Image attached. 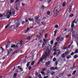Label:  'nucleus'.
Segmentation results:
<instances>
[{"label": "nucleus", "instance_id": "f257e3e1", "mask_svg": "<svg viewBox=\"0 0 78 78\" xmlns=\"http://www.w3.org/2000/svg\"><path fill=\"white\" fill-rule=\"evenodd\" d=\"M15 11L14 10V9H13L12 10H11L8 13H7V18L9 19L10 17V16H14V15H15Z\"/></svg>", "mask_w": 78, "mask_h": 78}, {"label": "nucleus", "instance_id": "f03ea898", "mask_svg": "<svg viewBox=\"0 0 78 78\" xmlns=\"http://www.w3.org/2000/svg\"><path fill=\"white\" fill-rule=\"evenodd\" d=\"M60 9H61V8L59 6H58L57 7H55L54 9L53 12L55 14H58L60 11Z\"/></svg>", "mask_w": 78, "mask_h": 78}, {"label": "nucleus", "instance_id": "7ed1b4c3", "mask_svg": "<svg viewBox=\"0 0 78 78\" xmlns=\"http://www.w3.org/2000/svg\"><path fill=\"white\" fill-rule=\"evenodd\" d=\"M51 53V51L48 50L45 54L42 56V58H44L45 59H46L47 57H48L49 56V53Z\"/></svg>", "mask_w": 78, "mask_h": 78}, {"label": "nucleus", "instance_id": "20e7f679", "mask_svg": "<svg viewBox=\"0 0 78 78\" xmlns=\"http://www.w3.org/2000/svg\"><path fill=\"white\" fill-rule=\"evenodd\" d=\"M43 41H44L42 45V47H44V45H45V44H47V40H45L44 38L43 39Z\"/></svg>", "mask_w": 78, "mask_h": 78}, {"label": "nucleus", "instance_id": "39448f33", "mask_svg": "<svg viewBox=\"0 0 78 78\" xmlns=\"http://www.w3.org/2000/svg\"><path fill=\"white\" fill-rule=\"evenodd\" d=\"M16 28V25H14L12 26L11 27H9V28H10V29H12V30H14Z\"/></svg>", "mask_w": 78, "mask_h": 78}, {"label": "nucleus", "instance_id": "423d86ee", "mask_svg": "<svg viewBox=\"0 0 78 78\" xmlns=\"http://www.w3.org/2000/svg\"><path fill=\"white\" fill-rule=\"evenodd\" d=\"M68 11H72V6H69L67 9Z\"/></svg>", "mask_w": 78, "mask_h": 78}, {"label": "nucleus", "instance_id": "0eeeda50", "mask_svg": "<svg viewBox=\"0 0 78 78\" xmlns=\"http://www.w3.org/2000/svg\"><path fill=\"white\" fill-rule=\"evenodd\" d=\"M35 20L36 22H40V20H39V18L37 17H35Z\"/></svg>", "mask_w": 78, "mask_h": 78}, {"label": "nucleus", "instance_id": "6e6552de", "mask_svg": "<svg viewBox=\"0 0 78 78\" xmlns=\"http://www.w3.org/2000/svg\"><path fill=\"white\" fill-rule=\"evenodd\" d=\"M22 42H21L20 43H18L16 45L17 46V47H20L21 45H22Z\"/></svg>", "mask_w": 78, "mask_h": 78}, {"label": "nucleus", "instance_id": "1a4fd4ad", "mask_svg": "<svg viewBox=\"0 0 78 78\" xmlns=\"http://www.w3.org/2000/svg\"><path fill=\"white\" fill-rule=\"evenodd\" d=\"M44 59H45V58H44V57H42L41 58V59L37 63V64H39V62H41V61H42V60H43Z\"/></svg>", "mask_w": 78, "mask_h": 78}, {"label": "nucleus", "instance_id": "9d476101", "mask_svg": "<svg viewBox=\"0 0 78 78\" xmlns=\"http://www.w3.org/2000/svg\"><path fill=\"white\" fill-rule=\"evenodd\" d=\"M50 64V62L48 61L45 63V66H48V65H49Z\"/></svg>", "mask_w": 78, "mask_h": 78}, {"label": "nucleus", "instance_id": "9b49d317", "mask_svg": "<svg viewBox=\"0 0 78 78\" xmlns=\"http://www.w3.org/2000/svg\"><path fill=\"white\" fill-rule=\"evenodd\" d=\"M22 75L23 76H27V73L26 72H23L22 73Z\"/></svg>", "mask_w": 78, "mask_h": 78}, {"label": "nucleus", "instance_id": "f8f14e48", "mask_svg": "<svg viewBox=\"0 0 78 78\" xmlns=\"http://www.w3.org/2000/svg\"><path fill=\"white\" fill-rule=\"evenodd\" d=\"M65 56H66V55L65 53H63L61 55V57H62V58H64Z\"/></svg>", "mask_w": 78, "mask_h": 78}, {"label": "nucleus", "instance_id": "ddd939ff", "mask_svg": "<svg viewBox=\"0 0 78 78\" xmlns=\"http://www.w3.org/2000/svg\"><path fill=\"white\" fill-rule=\"evenodd\" d=\"M29 21H30L31 22H33V20H34V19L33 18L31 19V18H29Z\"/></svg>", "mask_w": 78, "mask_h": 78}, {"label": "nucleus", "instance_id": "4468645a", "mask_svg": "<svg viewBox=\"0 0 78 78\" xmlns=\"http://www.w3.org/2000/svg\"><path fill=\"white\" fill-rule=\"evenodd\" d=\"M41 73L42 74V75H45V73L43 71H42L41 72Z\"/></svg>", "mask_w": 78, "mask_h": 78}, {"label": "nucleus", "instance_id": "2eb2a0df", "mask_svg": "<svg viewBox=\"0 0 78 78\" xmlns=\"http://www.w3.org/2000/svg\"><path fill=\"white\" fill-rule=\"evenodd\" d=\"M11 47L12 48L14 47V48H16V47H17V45H15V44H13L11 46Z\"/></svg>", "mask_w": 78, "mask_h": 78}, {"label": "nucleus", "instance_id": "dca6fc26", "mask_svg": "<svg viewBox=\"0 0 78 78\" xmlns=\"http://www.w3.org/2000/svg\"><path fill=\"white\" fill-rule=\"evenodd\" d=\"M58 31V30H55L54 32V36H56V33H57Z\"/></svg>", "mask_w": 78, "mask_h": 78}, {"label": "nucleus", "instance_id": "f3484780", "mask_svg": "<svg viewBox=\"0 0 78 78\" xmlns=\"http://www.w3.org/2000/svg\"><path fill=\"white\" fill-rule=\"evenodd\" d=\"M39 35H37V37H41V34L39 33Z\"/></svg>", "mask_w": 78, "mask_h": 78}, {"label": "nucleus", "instance_id": "a211bd4d", "mask_svg": "<svg viewBox=\"0 0 78 78\" xmlns=\"http://www.w3.org/2000/svg\"><path fill=\"white\" fill-rule=\"evenodd\" d=\"M34 62H35V61H32L31 63V66H33L34 64Z\"/></svg>", "mask_w": 78, "mask_h": 78}, {"label": "nucleus", "instance_id": "6ab92c4d", "mask_svg": "<svg viewBox=\"0 0 78 78\" xmlns=\"http://www.w3.org/2000/svg\"><path fill=\"white\" fill-rule=\"evenodd\" d=\"M72 58V56L70 55H68V56L67 57V58L68 59H69L70 58Z\"/></svg>", "mask_w": 78, "mask_h": 78}, {"label": "nucleus", "instance_id": "aec40b11", "mask_svg": "<svg viewBox=\"0 0 78 78\" xmlns=\"http://www.w3.org/2000/svg\"><path fill=\"white\" fill-rule=\"evenodd\" d=\"M19 22V19H17L15 21V23H17Z\"/></svg>", "mask_w": 78, "mask_h": 78}, {"label": "nucleus", "instance_id": "412c9836", "mask_svg": "<svg viewBox=\"0 0 78 78\" xmlns=\"http://www.w3.org/2000/svg\"><path fill=\"white\" fill-rule=\"evenodd\" d=\"M17 74L16 73H15L14 74V75H13V76L14 77H16L17 76Z\"/></svg>", "mask_w": 78, "mask_h": 78}, {"label": "nucleus", "instance_id": "4be33fe9", "mask_svg": "<svg viewBox=\"0 0 78 78\" xmlns=\"http://www.w3.org/2000/svg\"><path fill=\"white\" fill-rule=\"evenodd\" d=\"M54 47H56V45H58V42H55L54 44Z\"/></svg>", "mask_w": 78, "mask_h": 78}, {"label": "nucleus", "instance_id": "5701e85b", "mask_svg": "<svg viewBox=\"0 0 78 78\" xmlns=\"http://www.w3.org/2000/svg\"><path fill=\"white\" fill-rule=\"evenodd\" d=\"M76 54V53H78V49H77L75 51V52H74Z\"/></svg>", "mask_w": 78, "mask_h": 78}, {"label": "nucleus", "instance_id": "b1692460", "mask_svg": "<svg viewBox=\"0 0 78 78\" xmlns=\"http://www.w3.org/2000/svg\"><path fill=\"white\" fill-rule=\"evenodd\" d=\"M66 2H64L62 4L63 6H66Z\"/></svg>", "mask_w": 78, "mask_h": 78}, {"label": "nucleus", "instance_id": "393cba45", "mask_svg": "<svg viewBox=\"0 0 78 78\" xmlns=\"http://www.w3.org/2000/svg\"><path fill=\"white\" fill-rule=\"evenodd\" d=\"M30 62H30L27 63V67H28L29 66V65L30 64Z\"/></svg>", "mask_w": 78, "mask_h": 78}, {"label": "nucleus", "instance_id": "a878e982", "mask_svg": "<svg viewBox=\"0 0 78 78\" xmlns=\"http://www.w3.org/2000/svg\"><path fill=\"white\" fill-rule=\"evenodd\" d=\"M22 23L23 25L24 24H26V22L23 21H22Z\"/></svg>", "mask_w": 78, "mask_h": 78}, {"label": "nucleus", "instance_id": "bb28decb", "mask_svg": "<svg viewBox=\"0 0 78 78\" xmlns=\"http://www.w3.org/2000/svg\"><path fill=\"white\" fill-rule=\"evenodd\" d=\"M73 14H71L69 16V17H73Z\"/></svg>", "mask_w": 78, "mask_h": 78}, {"label": "nucleus", "instance_id": "cd10ccee", "mask_svg": "<svg viewBox=\"0 0 78 78\" xmlns=\"http://www.w3.org/2000/svg\"><path fill=\"white\" fill-rule=\"evenodd\" d=\"M41 8L42 9H45V7H44V5H42Z\"/></svg>", "mask_w": 78, "mask_h": 78}, {"label": "nucleus", "instance_id": "c85d7f7f", "mask_svg": "<svg viewBox=\"0 0 78 78\" xmlns=\"http://www.w3.org/2000/svg\"><path fill=\"white\" fill-rule=\"evenodd\" d=\"M59 39H60V37H59L56 39V41H59Z\"/></svg>", "mask_w": 78, "mask_h": 78}, {"label": "nucleus", "instance_id": "c756f323", "mask_svg": "<svg viewBox=\"0 0 78 78\" xmlns=\"http://www.w3.org/2000/svg\"><path fill=\"white\" fill-rule=\"evenodd\" d=\"M19 23L16 25V27L17 28V27H19Z\"/></svg>", "mask_w": 78, "mask_h": 78}, {"label": "nucleus", "instance_id": "7c9ffc66", "mask_svg": "<svg viewBox=\"0 0 78 78\" xmlns=\"http://www.w3.org/2000/svg\"><path fill=\"white\" fill-rule=\"evenodd\" d=\"M69 37V35H66L65 36V37H66V38L67 39V38H68V37Z\"/></svg>", "mask_w": 78, "mask_h": 78}, {"label": "nucleus", "instance_id": "2f4dec72", "mask_svg": "<svg viewBox=\"0 0 78 78\" xmlns=\"http://www.w3.org/2000/svg\"><path fill=\"white\" fill-rule=\"evenodd\" d=\"M44 37L45 38H47L48 37V35L47 34H46L44 35Z\"/></svg>", "mask_w": 78, "mask_h": 78}, {"label": "nucleus", "instance_id": "473e14b6", "mask_svg": "<svg viewBox=\"0 0 78 78\" xmlns=\"http://www.w3.org/2000/svg\"><path fill=\"white\" fill-rule=\"evenodd\" d=\"M51 70H55V68L54 67H51Z\"/></svg>", "mask_w": 78, "mask_h": 78}, {"label": "nucleus", "instance_id": "72a5a7b5", "mask_svg": "<svg viewBox=\"0 0 78 78\" xmlns=\"http://www.w3.org/2000/svg\"><path fill=\"white\" fill-rule=\"evenodd\" d=\"M50 12L49 11L47 12V14L48 15H50Z\"/></svg>", "mask_w": 78, "mask_h": 78}, {"label": "nucleus", "instance_id": "f704fd0d", "mask_svg": "<svg viewBox=\"0 0 78 78\" xmlns=\"http://www.w3.org/2000/svg\"><path fill=\"white\" fill-rule=\"evenodd\" d=\"M38 77L39 78H43L41 76V74H39L38 75Z\"/></svg>", "mask_w": 78, "mask_h": 78}, {"label": "nucleus", "instance_id": "c9c22d12", "mask_svg": "<svg viewBox=\"0 0 78 78\" xmlns=\"http://www.w3.org/2000/svg\"><path fill=\"white\" fill-rule=\"evenodd\" d=\"M55 73L54 72H52L51 73V74L52 75H53Z\"/></svg>", "mask_w": 78, "mask_h": 78}, {"label": "nucleus", "instance_id": "e433bc0d", "mask_svg": "<svg viewBox=\"0 0 78 78\" xmlns=\"http://www.w3.org/2000/svg\"><path fill=\"white\" fill-rule=\"evenodd\" d=\"M78 58V55H75L74 56V58L75 59H76V58Z\"/></svg>", "mask_w": 78, "mask_h": 78}, {"label": "nucleus", "instance_id": "4c0bfd02", "mask_svg": "<svg viewBox=\"0 0 78 78\" xmlns=\"http://www.w3.org/2000/svg\"><path fill=\"white\" fill-rule=\"evenodd\" d=\"M9 24H8L7 26H6L5 27V29H6V28H7L8 27H9Z\"/></svg>", "mask_w": 78, "mask_h": 78}, {"label": "nucleus", "instance_id": "58836bf2", "mask_svg": "<svg viewBox=\"0 0 78 78\" xmlns=\"http://www.w3.org/2000/svg\"><path fill=\"white\" fill-rule=\"evenodd\" d=\"M76 71H74L73 72V75H75V73H76Z\"/></svg>", "mask_w": 78, "mask_h": 78}, {"label": "nucleus", "instance_id": "ea45409f", "mask_svg": "<svg viewBox=\"0 0 78 78\" xmlns=\"http://www.w3.org/2000/svg\"><path fill=\"white\" fill-rule=\"evenodd\" d=\"M55 70H58L59 68H58V67H55Z\"/></svg>", "mask_w": 78, "mask_h": 78}, {"label": "nucleus", "instance_id": "a19ab883", "mask_svg": "<svg viewBox=\"0 0 78 78\" xmlns=\"http://www.w3.org/2000/svg\"><path fill=\"white\" fill-rule=\"evenodd\" d=\"M53 44V41L52 40L51 41V44L52 45Z\"/></svg>", "mask_w": 78, "mask_h": 78}, {"label": "nucleus", "instance_id": "79ce46f5", "mask_svg": "<svg viewBox=\"0 0 78 78\" xmlns=\"http://www.w3.org/2000/svg\"><path fill=\"white\" fill-rule=\"evenodd\" d=\"M73 55H74V52H72V53L70 54V55H71V56H72Z\"/></svg>", "mask_w": 78, "mask_h": 78}, {"label": "nucleus", "instance_id": "37998d69", "mask_svg": "<svg viewBox=\"0 0 78 78\" xmlns=\"http://www.w3.org/2000/svg\"><path fill=\"white\" fill-rule=\"evenodd\" d=\"M41 23L42 25H44L45 24V23L44 22H41Z\"/></svg>", "mask_w": 78, "mask_h": 78}, {"label": "nucleus", "instance_id": "c03bdc74", "mask_svg": "<svg viewBox=\"0 0 78 78\" xmlns=\"http://www.w3.org/2000/svg\"><path fill=\"white\" fill-rule=\"evenodd\" d=\"M55 27V28H58V25H56Z\"/></svg>", "mask_w": 78, "mask_h": 78}, {"label": "nucleus", "instance_id": "a18cd8bd", "mask_svg": "<svg viewBox=\"0 0 78 78\" xmlns=\"http://www.w3.org/2000/svg\"><path fill=\"white\" fill-rule=\"evenodd\" d=\"M31 68H32V67H31V66H29V70H30L31 69Z\"/></svg>", "mask_w": 78, "mask_h": 78}, {"label": "nucleus", "instance_id": "49530a36", "mask_svg": "<svg viewBox=\"0 0 78 78\" xmlns=\"http://www.w3.org/2000/svg\"><path fill=\"white\" fill-rule=\"evenodd\" d=\"M74 26V24L72 23L71 25V27L72 28Z\"/></svg>", "mask_w": 78, "mask_h": 78}, {"label": "nucleus", "instance_id": "de8ad7c7", "mask_svg": "<svg viewBox=\"0 0 78 78\" xmlns=\"http://www.w3.org/2000/svg\"><path fill=\"white\" fill-rule=\"evenodd\" d=\"M13 51V50L11 49V48H10L9 49V51Z\"/></svg>", "mask_w": 78, "mask_h": 78}, {"label": "nucleus", "instance_id": "09e8293b", "mask_svg": "<svg viewBox=\"0 0 78 78\" xmlns=\"http://www.w3.org/2000/svg\"><path fill=\"white\" fill-rule=\"evenodd\" d=\"M56 59L55 58H54L53 59V61H56Z\"/></svg>", "mask_w": 78, "mask_h": 78}, {"label": "nucleus", "instance_id": "8fccbe9b", "mask_svg": "<svg viewBox=\"0 0 78 78\" xmlns=\"http://www.w3.org/2000/svg\"><path fill=\"white\" fill-rule=\"evenodd\" d=\"M63 40H64V38L62 37H61V38H60V41H63Z\"/></svg>", "mask_w": 78, "mask_h": 78}, {"label": "nucleus", "instance_id": "3c124183", "mask_svg": "<svg viewBox=\"0 0 78 78\" xmlns=\"http://www.w3.org/2000/svg\"><path fill=\"white\" fill-rule=\"evenodd\" d=\"M40 43H43V41H42V40H41L40 41Z\"/></svg>", "mask_w": 78, "mask_h": 78}, {"label": "nucleus", "instance_id": "603ef678", "mask_svg": "<svg viewBox=\"0 0 78 78\" xmlns=\"http://www.w3.org/2000/svg\"><path fill=\"white\" fill-rule=\"evenodd\" d=\"M13 2H14V0H11L10 1V3H12Z\"/></svg>", "mask_w": 78, "mask_h": 78}, {"label": "nucleus", "instance_id": "864d4df0", "mask_svg": "<svg viewBox=\"0 0 78 78\" xmlns=\"http://www.w3.org/2000/svg\"><path fill=\"white\" fill-rule=\"evenodd\" d=\"M30 36H28V37H27V40H30Z\"/></svg>", "mask_w": 78, "mask_h": 78}, {"label": "nucleus", "instance_id": "5fc2aeb1", "mask_svg": "<svg viewBox=\"0 0 78 78\" xmlns=\"http://www.w3.org/2000/svg\"><path fill=\"white\" fill-rule=\"evenodd\" d=\"M8 54H7V55L8 56V55H9V51H8Z\"/></svg>", "mask_w": 78, "mask_h": 78}, {"label": "nucleus", "instance_id": "6e6d98bb", "mask_svg": "<svg viewBox=\"0 0 78 78\" xmlns=\"http://www.w3.org/2000/svg\"><path fill=\"white\" fill-rule=\"evenodd\" d=\"M48 76H44L43 78H48Z\"/></svg>", "mask_w": 78, "mask_h": 78}, {"label": "nucleus", "instance_id": "4d7b16f0", "mask_svg": "<svg viewBox=\"0 0 78 78\" xmlns=\"http://www.w3.org/2000/svg\"><path fill=\"white\" fill-rule=\"evenodd\" d=\"M67 76L68 77H70V76H71V74H70L69 75H67Z\"/></svg>", "mask_w": 78, "mask_h": 78}, {"label": "nucleus", "instance_id": "13d9d810", "mask_svg": "<svg viewBox=\"0 0 78 78\" xmlns=\"http://www.w3.org/2000/svg\"><path fill=\"white\" fill-rule=\"evenodd\" d=\"M75 20H74L73 21L72 23H73H73H75Z\"/></svg>", "mask_w": 78, "mask_h": 78}, {"label": "nucleus", "instance_id": "bf43d9fd", "mask_svg": "<svg viewBox=\"0 0 78 78\" xmlns=\"http://www.w3.org/2000/svg\"><path fill=\"white\" fill-rule=\"evenodd\" d=\"M28 20L26 19V20H25L26 23H27V22H28Z\"/></svg>", "mask_w": 78, "mask_h": 78}, {"label": "nucleus", "instance_id": "052dcab7", "mask_svg": "<svg viewBox=\"0 0 78 78\" xmlns=\"http://www.w3.org/2000/svg\"><path fill=\"white\" fill-rule=\"evenodd\" d=\"M20 70H21V71H23V69H22V68H20Z\"/></svg>", "mask_w": 78, "mask_h": 78}, {"label": "nucleus", "instance_id": "680f3d73", "mask_svg": "<svg viewBox=\"0 0 78 78\" xmlns=\"http://www.w3.org/2000/svg\"><path fill=\"white\" fill-rule=\"evenodd\" d=\"M67 54H68V52H66L65 53V55L66 56V55H67Z\"/></svg>", "mask_w": 78, "mask_h": 78}, {"label": "nucleus", "instance_id": "e2e57ef3", "mask_svg": "<svg viewBox=\"0 0 78 78\" xmlns=\"http://www.w3.org/2000/svg\"><path fill=\"white\" fill-rule=\"evenodd\" d=\"M3 17V15L0 14V17Z\"/></svg>", "mask_w": 78, "mask_h": 78}, {"label": "nucleus", "instance_id": "0e129e2a", "mask_svg": "<svg viewBox=\"0 0 78 78\" xmlns=\"http://www.w3.org/2000/svg\"><path fill=\"white\" fill-rule=\"evenodd\" d=\"M42 70L43 71H45V70H46V69H44Z\"/></svg>", "mask_w": 78, "mask_h": 78}, {"label": "nucleus", "instance_id": "69168bd1", "mask_svg": "<svg viewBox=\"0 0 78 78\" xmlns=\"http://www.w3.org/2000/svg\"><path fill=\"white\" fill-rule=\"evenodd\" d=\"M71 46V45L70 44L68 46V48H70V46Z\"/></svg>", "mask_w": 78, "mask_h": 78}, {"label": "nucleus", "instance_id": "338daca9", "mask_svg": "<svg viewBox=\"0 0 78 78\" xmlns=\"http://www.w3.org/2000/svg\"><path fill=\"white\" fill-rule=\"evenodd\" d=\"M73 43V41H72L71 42V43L70 44V45H72V44Z\"/></svg>", "mask_w": 78, "mask_h": 78}, {"label": "nucleus", "instance_id": "774afa93", "mask_svg": "<svg viewBox=\"0 0 78 78\" xmlns=\"http://www.w3.org/2000/svg\"><path fill=\"white\" fill-rule=\"evenodd\" d=\"M50 58L51 59H52V58H53V56H51L50 57Z\"/></svg>", "mask_w": 78, "mask_h": 78}]
</instances>
